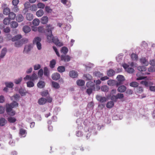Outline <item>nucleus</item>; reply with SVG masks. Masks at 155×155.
Returning <instances> with one entry per match:
<instances>
[{"label":"nucleus","mask_w":155,"mask_h":155,"mask_svg":"<svg viewBox=\"0 0 155 155\" xmlns=\"http://www.w3.org/2000/svg\"><path fill=\"white\" fill-rule=\"evenodd\" d=\"M54 27L52 25L48 24L46 25V28L45 29L42 26H39L37 28L38 31L41 33H44L47 37V39L51 40L52 36V31L54 29Z\"/></svg>","instance_id":"obj_1"},{"label":"nucleus","mask_w":155,"mask_h":155,"mask_svg":"<svg viewBox=\"0 0 155 155\" xmlns=\"http://www.w3.org/2000/svg\"><path fill=\"white\" fill-rule=\"evenodd\" d=\"M86 86L88 88L86 90V92L90 95L95 89L94 84L91 81H89L86 84Z\"/></svg>","instance_id":"obj_2"},{"label":"nucleus","mask_w":155,"mask_h":155,"mask_svg":"<svg viewBox=\"0 0 155 155\" xmlns=\"http://www.w3.org/2000/svg\"><path fill=\"white\" fill-rule=\"evenodd\" d=\"M49 42L52 41L57 46L59 47L62 46L63 45V44L62 43L60 42L58 38L56 37H53L52 34L51 37V40L47 39Z\"/></svg>","instance_id":"obj_3"},{"label":"nucleus","mask_w":155,"mask_h":155,"mask_svg":"<svg viewBox=\"0 0 155 155\" xmlns=\"http://www.w3.org/2000/svg\"><path fill=\"white\" fill-rule=\"evenodd\" d=\"M6 110L7 114L10 116H13L15 114V112L12 109L13 108L9 104L6 105Z\"/></svg>","instance_id":"obj_4"},{"label":"nucleus","mask_w":155,"mask_h":155,"mask_svg":"<svg viewBox=\"0 0 155 155\" xmlns=\"http://www.w3.org/2000/svg\"><path fill=\"white\" fill-rule=\"evenodd\" d=\"M41 41V38L39 37H35L33 40V44L36 45L38 50H40L41 49V45L40 43Z\"/></svg>","instance_id":"obj_5"},{"label":"nucleus","mask_w":155,"mask_h":155,"mask_svg":"<svg viewBox=\"0 0 155 155\" xmlns=\"http://www.w3.org/2000/svg\"><path fill=\"white\" fill-rule=\"evenodd\" d=\"M117 78L118 81H117V86H118L120 84H122L123 82L125 80L124 77L122 75H117Z\"/></svg>","instance_id":"obj_6"},{"label":"nucleus","mask_w":155,"mask_h":155,"mask_svg":"<svg viewBox=\"0 0 155 155\" xmlns=\"http://www.w3.org/2000/svg\"><path fill=\"white\" fill-rule=\"evenodd\" d=\"M122 66L127 72L131 74L134 72V69L131 67H129V65L125 63L123 64Z\"/></svg>","instance_id":"obj_7"},{"label":"nucleus","mask_w":155,"mask_h":155,"mask_svg":"<svg viewBox=\"0 0 155 155\" xmlns=\"http://www.w3.org/2000/svg\"><path fill=\"white\" fill-rule=\"evenodd\" d=\"M84 130H87L89 131V132L87 133V135L86 136V138L87 139H88L91 135V134L90 132L92 134H93L94 135H95L97 134V132L96 131H95V130L94 129L92 130L91 131V129H88V128L87 127L84 128Z\"/></svg>","instance_id":"obj_8"},{"label":"nucleus","mask_w":155,"mask_h":155,"mask_svg":"<svg viewBox=\"0 0 155 155\" xmlns=\"http://www.w3.org/2000/svg\"><path fill=\"white\" fill-rule=\"evenodd\" d=\"M124 96L123 94L118 93L116 95L112 96L111 97V99L116 101L118 99H121L124 97Z\"/></svg>","instance_id":"obj_9"},{"label":"nucleus","mask_w":155,"mask_h":155,"mask_svg":"<svg viewBox=\"0 0 155 155\" xmlns=\"http://www.w3.org/2000/svg\"><path fill=\"white\" fill-rule=\"evenodd\" d=\"M97 100L101 103H104L106 102L107 98L104 97H102L99 95H97L96 96Z\"/></svg>","instance_id":"obj_10"},{"label":"nucleus","mask_w":155,"mask_h":155,"mask_svg":"<svg viewBox=\"0 0 155 155\" xmlns=\"http://www.w3.org/2000/svg\"><path fill=\"white\" fill-rule=\"evenodd\" d=\"M61 59L62 61L64 62H68L71 60L70 57L68 55H62L61 57Z\"/></svg>","instance_id":"obj_11"},{"label":"nucleus","mask_w":155,"mask_h":155,"mask_svg":"<svg viewBox=\"0 0 155 155\" xmlns=\"http://www.w3.org/2000/svg\"><path fill=\"white\" fill-rule=\"evenodd\" d=\"M3 8V13L6 15H8L10 12V9L8 7H6V5L4 4L3 6H2Z\"/></svg>","instance_id":"obj_12"},{"label":"nucleus","mask_w":155,"mask_h":155,"mask_svg":"<svg viewBox=\"0 0 155 155\" xmlns=\"http://www.w3.org/2000/svg\"><path fill=\"white\" fill-rule=\"evenodd\" d=\"M69 75L70 77L72 78H75L78 76V73L76 71L72 70L69 72Z\"/></svg>","instance_id":"obj_13"},{"label":"nucleus","mask_w":155,"mask_h":155,"mask_svg":"<svg viewBox=\"0 0 155 155\" xmlns=\"http://www.w3.org/2000/svg\"><path fill=\"white\" fill-rule=\"evenodd\" d=\"M32 48L31 45H26L24 48L23 52L28 54L29 52L31 51Z\"/></svg>","instance_id":"obj_14"},{"label":"nucleus","mask_w":155,"mask_h":155,"mask_svg":"<svg viewBox=\"0 0 155 155\" xmlns=\"http://www.w3.org/2000/svg\"><path fill=\"white\" fill-rule=\"evenodd\" d=\"M51 77L53 80L57 81L60 78V75L58 73H55L52 75Z\"/></svg>","instance_id":"obj_15"},{"label":"nucleus","mask_w":155,"mask_h":155,"mask_svg":"<svg viewBox=\"0 0 155 155\" xmlns=\"http://www.w3.org/2000/svg\"><path fill=\"white\" fill-rule=\"evenodd\" d=\"M19 93L21 96H25L28 92L25 88L21 87L19 90Z\"/></svg>","instance_id":"obj_16"},{"label":"nucleus","mask_w":155,"mask_h":155,"mask_svg":"<svg viewBox=\"0 0 155 155\" xmlns=\"http://www.w3.org/2000/svg\"><path fill=\"white\" fill-rule=\"evenodd\" d=\"M44 74L45 76L49 77L50 76V71L47 67H45L44 68Z\"/></svg>","instance_id":"obj_17"},{"label":"nucleus","mask_w":155,"mask_h":155,"mask_svg":"<svg viewBox=\"0 0 155 155\" xmlns=\"http://www.w3.org/2000/svg\"><path fill=\"white\" fill-rule=\"evenodd\" d=\"M9 139V140L8 142L9 144L12 146H13L15 145V142L12 140V135L11 134H9L8 135Z\"/></svg>","instance_id":"obj_18"},{"label":"nucleus","mask_w":155,"mask_h":155,"mask_svg":"<svg viewBox=\"0 0 155 155\" xmlns=\"http://www.w3.org/2000/svg\"><path fill=\"white\" fill-rule=\"evenodd\" d=\"M48 18L47 16H43L41 19V23L43 24H46L48 22Z\"/></svg>","instance_id":"obj_19"},{"label":"nucleus","mask_w":155,"mask_h":155,"mask_svg":"<svg viewBox=\"0 0 155 155\" xmlns=\"http://www.w3.org/2000/svg\"><path fill=\"white\" fill-rule=\"evenodd\" d=\"M61 2L63 4L66 5L67 8L70 7L71 5V3L69 1L67 0H61Z\"/></svg>","instance_id":"obj_20"},{"label":"nucleus","mask_w":155,"mask_h":155,"mask_svg":"<svg viewBox=\"0 0 155 155\" xmlns=\"http://www.w3.org/2000/svg\"><path fill=\"white\" fill-rule=\"evenodd\" d=\"M126 87L124 85H121L119 87L117 88V91L120 93H123L126 91Z\"/></svg>","instance_id":"obj_21"},{"label":"nucleus","mask_w":155,"mask_h":155,"mask_svg":"<svg viewBox=\"0 0 155 155\" xmlns=\"http://www.w3.org/2000/svg\"><path fill=\"white\" fill-rule=\"evenodd\" d=\"M47 100L46 98L41 97L38 100V103L39 105H43L45 104Z\"/></svg>","instance_id":"obj_22"},{"label":"nucleus","mask_w":155,"mask_h":155,"mask_svg":"<svg viewBox=\"0 0 155 155\" xmlns=\"http://www.w3.org/2000/svg\"><path fill=\"white\" fill-rule=\"evenodd\" d=\"M7 123V121L4 117L0 118V126L2 127L4 126Z\"/></svg>","instance_id":"obj_23"},{"label":"nucleus","mask_w":155,"mask_h":155,"mask_svg":"<svg viewBox=\"0 0 155 155\" xmlns=\"http://www.w3.org/2000/svg\"><path fill=\"white\" fill-rule=\"evenodd\" d=\"M27 134L26 130L23 129L21 128L20 130L19 134L20 136L22 137H25Z\"/></svg>","instance_id":"obj_24"},{"label":"nucleus","mask_w":155,"mask_h":155,"mask_svg":"<svg viewBox=\"0 0 155 155\" xmlns=\"http://www.w3.org/2000/svg\"><path fill=\"white\" fill-rule=\"evenodd\" d=\"M18 23L15 21H12L10 23V26L11 28H15L18 26Z\"/></svg>","instance_id":"obj_25"},{"label":"nucleus","mask_w":155,"mask_h":155,"mask_svg":"<svg viewBox=\"0 0 155 155\" xmlns=\"http://www.w3.org/2000/svg\"><path fill=\"white\" fill-rule=\"evenodd\" d=\"M24 19V17L21 14H19L17 15L16 18V20L19 22L22 21Z\"/></svg>","instance_id":"obj_26"},{"label":"nucleus","mask_w":155,"mask_h":155,"mask_svg":"<svg viewBox=\"0 0 155 155\" xmlns=\"http://www.w3.org/2000/svg\"><path fill=\"white\" fill-rule=\"evenodd\" d=\"M140 61L142 64H144L145 66H147L149 64L148 61L145 58H140Z\"/></svg>","instance_id":"obj_27"},{"label":"nucleus","mask_w":155,"mask_h":155,"mask_svg":"<svg viewBox=\"0 0 155 155\" xmlns=\"http://www.w3.org/2000/svg\"><path fill=\"white\" fill-rule=\"evenodd\" d=\"M38 77L35 72H33L31 76L30 80L34 81L35 80L37 79Z\"/></svg>","instance_id":"obj_28"},{"label":"nucleus","mask_w":155,"mask_h":155,"mask_svg":"<svg viewBox=\"0 0 155 155\" xmlns=\"http://www.w3.org/2000/svg\"><path fill=\"white\" fill-rule=\"evenodd\" d=\"M37 85L38 88H43L45 86V82L42 81H39L37 83Z\"/></svg>","instance_id":"obj_29"},{"label":"nucleus","mask_w":155,"mask_h":155,"mask_svg":"<svg viewBox=\"0 0 155 155\" xmlns=\"http://www.w3.org/2000/svg\"><path fill=\"white\" fill-rule=\"evenodd\" d=\"M30 28L28 25L24 26L23 28V30L25 33H27L31 31Z\"/></svg>","instance_id":"obj_30"},{"label":"nucleus","mask_w":155,"mask_h":155,"mask_svg":"<svg viewBox=\"0 0 155 155\" xmlns=\"http://www.w3.org/2000/svg\"><path fill=\"white\" fill-rule=\"evenodd\" d=\"M107 84L110 86H113L115 85H117V81L114 80H110L107 81Z\"/></svg>","instance_id":"obj_31"},{"label":"nucleus","mask_w":155,"mask_h":155,"mask_svg":"<svg viewBox=\"0 0 155 155\" xmlns=\"http://www.w3.org/2000/svg\"><path fill=\"white\" fill-rule=\"evenodd\" d=\"M7 51V49L6 48H4L2 49L0 56L1 58H3L4 57Z\"/></svg>","instance_id":"obj_32"},{"label":"nucleus","mask_w":155,"mask_h":155,"mask_svg":"<svg viewBox=\"0 0 155 155\" xmlns=\"http://www.w3.org/2000/svg\"><path fill=\"white\" fill-rule=\"evenodd\" d=\"M21 38L22 36L21 35H17L12 38V41H18V40L21 39Z\"/></svg>","instance_id":"obj_33"},{"label":"nucleus","mask_w":155,"mask_h":155,"mask_svg":"<svg viewBox=\"0 0 155 155\" xmlns=\"http://www.w3.org/2000/svg\"><path fill=\"white\" fill-rule=\"evenodd\" d=\"M44 12L43 10L40 9L36 12V15L38 17H41L44 14Z\"/></svg>","instance_id":"obj_34"},{"label":"nucleus","mask_w":155,"mask_h":155,"mask_svg":"<svg viewBox=\"0 0 155 155\" xmlns=\"http://www.w3.org/2000/svg\"><path fill=\"white\" fill-rule=\"evenodd\" d=\"M57 71L60 73H62L65 71V67L63 66H59L57 69Z\"/></svg>","instance_id":"obj_35"},{"label":"nucleus","mask_w":155,"mask_h":155,"mask_svg":"<svg viewBox=\"0 0 155 155\" xmlns=\"http://www.w3.org/2000/svg\"><path fill=\"white\" fill-rule=\"evenodd\" d=\"M26 18L28 20H32L33 18V15L31 13H27L26 15Z\"/></svg>","instance_id":"obj_36"},{"label":"nucleus","mask_w":155,"mask_h":155,"mask_svg":"<svg viewBox=\"0 0 155 155\" xmlns=\"http://www.w3.org/2000/svg\"><path fill=\"white\" fill-rule=\"evenodd\" d=\"M8 15L10 20H14L16 17L15 14L13 12H10Z\"/></svg>","instance_id":"obj_37"},{"label":"nucleus","mask_w":155,"mask_h":155,"mask_svg":"<svg viewBox=\"0 0 155 155\" xmlns=\"http://www.w3.org/2000/svg\"><path fill=\"white\" fill-rule=\"evenodd\" d=\"M115 74V72L113 69H110L107 71V74L109 77H112Z\"/></svg>","instance_id":"obj_38"},{"label":"nucleus","mask_w":155,"mask_h":155,"mask_svg":"<svg viewBox=\"0 0 155 155\" xmlns=\"http://www.w3.org/2000/svg\"><path fill=\"white\" fill-rule=\"evenodd\" d=\"M23 43L21 40L17 41L15 44V46L17 47H20L22 46Z\"/></svg>","instance_id":"obj_39"},{"label":"nucleus","mask_w":155,"mask_h":155,"mask_svg":"<svg viewBox=\"0 0 155 155\" xmlns=\"http://www.w3.org/2000/svg\"><path fill=\"white\" fill-rule=\"evenodd\" d=\"M33 82L34 81L30 80L27 82L26 84L27 87H33L35 85Z\"/></svg>","instance_id":"obj_40"},{"label":"nucleus","mask_w":155,"mask_h":155,"mask_svg":"<svg viewBox=\"0 0 155 155\" xmlns=\"http://www.w3.org/2000/svg\"><path fill=\"white\" fill-rule=\"evenodd\" d=\"M114 103L113 101H110L107 103L106 107L108 108H111L114 106Z\"/></svg>","instance_id":"obj_41"},{"label":"nucleus","mask_w":155,"mask_h":155,"mask_svg":"<svg viewBox=\"0 0 155 155\" xmlns=\"http://www.w3.org/2000/svg\"><path fill=\"white\" fill-rule=\"evenodd\" d=\"M10 22V20L8 17L5 18L3 21V24L5 25H8L9 24Z\"/></svg>","instance_id":"obj_42"},{"label":"nucleus","mask_w":155,"mask_h":155,"mask_svg":"<svg viewBox=\"0 0 155 155\" xmlns=\"http://www.w3.org/2000/svg\"><path fill=\"white\" fill-rule=\"evenodd\" d=\"M56 64V61L54 59H53L50 62V67L51 68H54Z\"/></svg>","instance_id":"obj_43"},{"label":"nucleus","mask_w":155,"mask_h":155,"mask_svg":"<svg viewBox=\"0 0 155 155\" xmlns=\"http://www.w3.org/2000/svg\"><path fill=\"white\" fill-rule=\"evenodd\" d=\"M93 74L96 77H101L103 76V74L99 71H95L93 73Z\"/></svg>","instance_id":"obj_44"},{"label":"nucleus","mask_w":155,"mask_h":155,"mask_svg":"<svg viewBox=\"0 0 155 155\" xmlns=\"http://www.w3.org/2000/svg\"><path fill=\"white\" fill-rule=\"evenodd\" d=\"M77 84L79 86H83L85 84V82L83 80H79L77 81Z\"/></svg>","instance_id":"obj_45"},{"label":"nucleus","mask_w":155,"mask_h":155,"mask_svg":"<svg viewBox=\"0 0 155 155\" xmlns=\"http://www.w3.org/2000/svg\"><path fill=\"white\" fill-rule=\"evenodd\" d=\"M68 48L65 47H62L61 49V52L63 53L64 54H66L68 53Z\"/></svg>","instance_id":"obj_46"},{"label":"nucleus","mask_w":155,"mask_h":155,"mask_svg":"<svg viewBox=\"0 0 155 155\" xmlns=\"http://www.w3.org/2000/svg\"><path fill=\"white\" fill-rule=\"evenodd\" d=\"M101 89L102 91L107 92L108 91L109 88L106 85H103L101 87Z\"/></svg>","instance_id":"obj_47"},{"label":"nucleus","mask_w":155,"mask_h":155,"mask_svg":"<svg viewBox=\"0 0 155 155\" xmlns=\"http://www.w3.org/2000/svg\"><path fill=\"white\" fill-rule=\"evenodd\" d=\"M39 23L40 20L38 18L34 19L32 21L33 24L35 26H37L39 25Z\"/></svg>","instance_id":"obj_48"},{"label":"nucleus","mask_w":155,"mask_h":155,"mask_svg":"<svg viewBox=\"0 0 155 155\" xmlns=\"http://www.w3.org/2000/svg\"><path fill=\"white\" fill-rule=\"evenodd\" d=\"M8 122L11 123H14L16 121V119L14 117H8Z\"/></svg>","instance_id":"obj_49"},{"label":"nucleus","mask_w":155,"mask_h":155,"mask_svg":"<svg viewBox=\"0 0 155 155\" xmlns=\"http://www.w3.org/2000/svg\"><path fill=\"white\" fill-rule=\"evenodd\" d=\"M150 82L142 81L140 82V84L145 86L146 87H148L150 85Z\"/></svg>","instance_id":"obj_50"},{"label":"nucleus","mask_w":155,"mask_h":155,"mask_svg":"<svg viewBox=\"0 0 155 155\" xmlns=\"http://www.w3.org/2000/svg\"><path fill=\"white\" fill-rule=\"evenodd\" d=\"M41 95L43 97H47L49 95L48 91L47 90H45L41 92Z\"/></svg>","instance_id":"obj_51"},{"label":"nucleus","mask_w":155,"mask_h":155,"mask_svg":"<svg viewBox=\"0 0 155 155\" xmlns=\"http://www.w3.org/2000/svg\"><path fill=\"white\" fill-rule=\"evenodd\" d=\"M137 69L140 71H144L146 70L147 68L144 66H139L137 67Z\"/></svg>","instance_id":"obj_52"},{"label":"nucleus","mask_w":155,"mask_h":155,"mask_svg":"<svg viewBox=\"0 0 155 155\" xmlns=\"http://www.w3.org/2000/svg\"><path fill=\"white\" fill-rule=\"evenodd\" d=\"M52 84L53 87L56 89H58L60 87L59 84L56 82L52 81Z\"/></svg>","instance_id":"obj_53"},{"label":"nucleus","mask_w":155,"mask_h":155,"mask_svg":"<svg viewBox=\"0 0 155 155\" xmlns=\"http://www.w3.org/2000/svg\"><path fill=\"white\" fill-rule=\"evenodd\" d=\"M138 84V83L135 81H133L130 84V86L134 87H137Z\"/></svg>","instance_id":"obj_54"},{"label":"nucleus","mask_w":155,"mask_h":155,"mask_svg":"<svg viewBox=\"0 0 155 155\" xmlns=\"http://www.w3.org/2000/svg\"><path fill=\"white\" fill-rule=\"evenodd\" d=\"M5 84L6 87L9 88H12L13 86V84L12 82H5Z\"/></svg>","instance_id":"obj_55"},{"label":"nucleus","mask_w":155,"mask_h":155,"mask_svg":"<svg viewBox=\"0 0 155 155\" xmlns=\"http://www.w3.org/2000/svg\"><path fill=\"white\" fill-rule=\"evenodd\" d=\"M45 11L48 13H51L52 11V10L49 6H46L45 8Z\"/></svg>","instance_id":"obj_56"},{"label":"nucleus","mask_w":155,"mask_h":155,"mask_svg":"<svg viewBox=\"0 0 155 155\" xmlns=\"http://www.w3.org/2000/svg\"><path fill=\"white\" fill-rule=\"evenodd\" d=\"M131 58L133 60H137L138 59L137 55L134 53H132L131 55Z\"/></svg>","instance_id":"obj_57"},{"label":"nucleus","mask_w":155,"mask_h":155,"mask_svg":"<svg viewBox=\"0 0 155 155\" xmlns=\"http://www.w3.org/2000/svg\"><path fill=\"white\" fill-rule=\"evenodd\" d=\"M11 105L12 107L13 108L15 107H18V103L16 102L15 101H14L10 104H9Z\"/></svg>","instance_id":"obj_58"},{"label":"nucleus","mask_w":155,"mask_h":155,"mask_svg":"<svg viewBox=\"0 0 155 155\" xmlns=\"http://www.w3.org/2000/svg\"><path fill=\"white\" fill-rule=\"evenodd\" d=\"M84 77L86 78L87 80H90L92 78V76L89 74H84Z\"/></svg>","instance_id":"obj_59"},{"label":"nucleus","mask_w":155,"mask_h":155,"mask_svg":"<svg viewBox=\"0 0 155 155\" xmlns=\"http://www.w3.org/2000/svg\"><path fill=\"white\" fill-rule=\"evenodd\" d=\"M37 6L38 8L43 9L45 7V5L42 3L39 2Z\"/></svg>","instance_id":"obj_60"},{"label":"nucleus","mask_w":155,"mask_h":155,"mask_svg":"<svg viewBox=\"0 0 155 155\" xmlns=\"http://www.w3.org/2000/svg\"><path fill=\"white\" fill-rule=\"evenodd\" d=\"M30 10L32 11H35L37 10V7L36 5L35 4L32 5L30 6Z\"/></svg>","instance_id":"obj_61"},{"label":"nucleus","mask_w":155,"mask_h":155,"mask_svg":"<svg viewBox=\"0 0 155 155\" xmlns=\"http://www.w3.org/2000/svg\"><path fill=\"white\" fill-rule=\"evenodd\" d=\"M141 45L142 47L145 48H147L148 47L147 44L144 41H143L142 42Z\"/></svg>","instance_id":"obj_62"},{"label":"nucleus","mask_w":155,"mask_h":155,"mask_svg":"<svg viewBox=\"0 0 155 155\" xmlns=\"http://www.w3.org/2000/svg\"><path fill=\"white\" fill-rule=\"evenodd\" d=\"M94 104L92 102H90L87 105V107L89 108V109H92L94 107Z\"/></svg>","instance_id":"obj_63"},{"label":"nucleus","mask_w":155,"mask_h":155,"mask_svg":"<svg viewBox=\"0 0 155 155\" xmlns=\"http://www.w3.org/2000/svg\"><path fill=\"white\" fill-rule=\"evenodd\" d=\"M148 71L150 72H153L155 71V68L153 67H150L148 68Z\"/></svg>","instance_id":"obj_64"}]
</instances>
